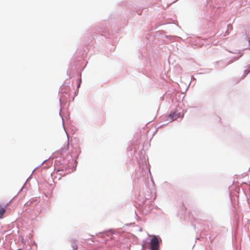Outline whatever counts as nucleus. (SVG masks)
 Listing matches in <instances>:
<instances>
[{
    "instance_id": "nucleus-1",
    "label": "nucleus",
    "mask_w": 250,
    "mask_h": 250,
    "mask_svg": "<svg viewBox=\"0 0 250 250\" xmlns=\"http://www.w3.org/2000/svg\"><path fill=\"white\" fill-rule=\"evenodd\" d=\"M159 249V243L156 236H154L150 241L151 250H158Z\"/></svg>"
},
{
    "instance_id": "nucleus-2",
    "label": "nucleus",
    "mask_w": 250,
    "mask_h": 250,
    "mask_svg": "<svg viewBox=\"0 0 250 250\" xmlns=\"http://www.w3.org/2000/svg\"><path fill=\"white\" fill-rule=\"evenodd\" d=\"M169 116H170V118L173 120H176L177 119H178V118L180 117V113L173 112V113H170Z\"/></svg>"
},
{
    "instance_id": "nucleus-3",
    "label": "nucleus",
    "mask_w": 250,
    "mask_h": 250,
    "mask_svg": "<svg viewBox=\"0 0 250 250\" xmlns=\"http://www.w3.org/2000/svg\"><path fill=\"white\" fill-rule=\"evenodd\" d=\"M7 206H5V208L1 207L0 205V218H2L3 215L5 212V208Z\"/></svg>"
},
{
    "instance_id": "nucleus-4",
    "label": "nucleus",
    "mask_w": 250,
    "mask_h": 250,
    "mask_svg": "<svg viewBox=\"0 0 250 250\" xmlns=\"http://www.w3.org/2000/svg\"><path fill=\"white\" fill-rule=\"evenodd\" d=\"M71 245L72 248V250H77L78 249V245L76 241L72 240L71 242Z\"/></svg>"
},
{
    "instance_id": "nucleus-5",
    "label": "nucleus",
    "mask_w": 250,
    "mask_h": 250,
    "mask_svg": "<svg viewBox=\"0 0 250 250\" xmlns=\"http://www.w3.org/2000/svg\"><path fill=\"white\" fill-rule=\"evenodd\" d=\"M62 172H63V170H58L57 171V174H60V175H64V174H63V173H62Z\"/></svg>"
}]
</instances>
